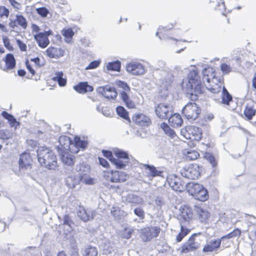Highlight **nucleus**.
Here are the masks:
<instances>
[{
	"label": "nucleus",
	"mask_w": 256,
	"mask_h": 256,
	"mask_svg": "<svg viewBox=\"0 0 256 256\" xmlns=\"http://www.w3.org/2000/svg\"><path fill=\"white\" fill-rule=\"evenodd\" d=\"M212 70V68H204L202 70L203 82H204L205 80L208 82V84H205V87L202 84L200 76L196 70L190 71L187 78L183 80L182 88L190 100L192 101L196 100L199 96L204 92L205 88L213 94H217L220 92L222 84L214 82V80L216 82L218 81L214 76H212V82H210L208 72H211Z\"/></svg>",
	"instance_id": "1"
},
{
	"label": "nucleus",
	"mask_w": 256,
	"mask_h": 256,
	"mask_svg": "<svg viewBox=\"0 0 256 256\" xmlns=\"http://www.w3.org/2000/svg\"><path fill=\"white\" fill-rule=\"evenodd\" d=\"M38 161L41 166L48 170H55L57 158L54 152L48 148L40 146L36 150Z\"/></svg>",
	"instance_id": "2"
},
{
	"label": "nucleus",
	"mask_w": 256,
	"mask_h": 256,
	"mask_svg": "<svg viewBox=\"0 0 256 256\" xmlns=\"http://www.w3.org/2000/svg\"><path fill=\"white\" fill-rule=\"evenodd\" d=\"M186 190L196 200L204 202L208 198V190L198 183H187Z\"/></svg>",
	"instance_id": "3"
},
{
	"label": "nucleus",
	"mask_w": 256,
	"mask_h": 256,
	"mask_svg": "<svg viewBox=\"0 0 256 256\" xmlns=\"http://www.w3.org/2000/svg\"><path fill=\"white\" fill-rule=\"evenodd\" d=\"M154 74L160 86L167 90L173 81L174 76L172 72L168 68L160 70L158 68Z\"/></svg>",
	"instance_id": "4"
},
{
	"label": "nucleus",
	"mask_w": 256,
	"mask_h": 256,
	"mask_svg": "<svg viewBox=\"0 0 256 256\" xmlns=\"http://www.w3.org/2000/svg\"><path fill=\"white\" fill-rule=\"evenodd\" d=\"M200 112V107L195 102H188L182 109L184 116L190 121L196 120Z\"/></svg>",
	"instance_id": "5"
},
{
	"label": "nucleus",
	"mask_w": 256,
	"mask_h": 256,
	"mask_svg": "<svg viewBox=\"0 0 256 256\" xmlns=\"http://www.w3.org/2000/svg\"><path fill=\"white\" fill-rule=\"evenodd\" d=\"M200 168L198 164H190L182 168L180 170V173L184 178L194 180L200 176Z\"/></svg>",
	"instance_id": "6"
},
{
	"label": "nucleus",
	"mask_w": 256,
	"mask_h": 256,
	"mask_svg": "<svg viewBox=\"0 0 256 256\" xmlns=\"http://www.w3.org/2000/svg\"><path fill=\"white\" fill-rule=\"evenodd\" d=\"M76 170L78 173V176L81 180L82 182L88 184H92L94 183L93 179L88 175L90 172V167L88 165L80 164L76 166Z\"/></svg>",
	"instance_id": "7"
},
{
	"label": "nucleus",
	"mask_w": 256,
	"mask_h": 256,
	"mask_svg": "<svg viewBox=\"0 0 256 256\" xmlns=\"http://www.w3.org/2000/svg\"><path fill=\"white\" fill-rule=\"evenodd\" d=\"M13 15H10L9 18L8 26L12 28V31L17 32L19 30V26L24 30H26L28 26V22L26 18L22 14H16L15 18Z\"/></svg>",
	"instance_id": "8"
},
{
	"label": "nucleus",
	"mask_w": 256,
	"mask_h": 256,
	"mask_svg": "<svg viewBox=\"0 0 256 256\" xmlns=\"http://www.w3.org/2000/svg\"><path fill=\"white\" fill-rule=\"evenodd\" d=\"M160 232V228L158 226L146 227L141 230V238L144 242H148L152 238L157 237Z\"/></svg>",
	"instance_id": "9"
},
{
	"label": "nucleus",
	"mask_w": 256,
	"mask_h": 256,
	"mask_svg": "<svg viewBox=\"0 0 256 256\" xmlns=\"http://www.w3.org/2000/svg\"><path fill=\"white\" fill-rule=\"evenodd\" d=\"M168 182L170 186L177 192H183L186 188V184L175 174L170 176Z\"/></svg>",
	"instance_id": "10"
},
{
	"label": "nucleus",
	"mask_w": 256,
	"mask_h": 256,
	"mask_svg": "<svg viewBox=\"0 0 256 256\" xmlns=\"http://www.w3.org/2000/svg\"><path fill=\"white\" fill-rule=\"evenodd\" d=\"M180 212L177 216L179 222L190 223L193 216L192 208L188 205L182 206L180 208Z\"/></svg>",
	"instance_id": "11"
},
{
	"label": "nucleus",
	"mask_w": 256,
	"mask_h": 256,
	"mask_svg": "<svg viewBox=\"0 0 256 256\" xmlns=\"http://www.w3.org/2000/svg\"><path fill=\"white\" fill-rule=\"evenodd\" d=\"M51 30H45L44 32H40L34 36V38L38 46L41 48H46L50 44L48 36L52 35Z\"/></svg>",
	"instance_id": "12"
},
{
	"label": "nucleus",
	"mask_w": 256,
	"mask_h": 256,
	"mask_svg": "<svg viewBox=\"0 0 256 256\" xmlns=\"http://www.w3.org/2000/svg\"><path fill=\"white\" fill-rule=\"evenodd\" d=\"M186 134L184 135L186 138L198 141L202 138V129L198 127L191 126L186 128Z\"/></svg>",
	"instance_id": "13"
},
{
	"label": "nucleus",
	"mask_w": 256,
	"mask_h": 256,
	"mask_svg": "<svg viewBox=\"0 0 256 256\" xmlns=\"http://www.w3.org/2000/svg\"><path fill=\"white\" fill-rule=\"evenodd\" d=\"M198 236V234H193L188 238L187 242H186L181 248L180 252L182 254H186L190 252H194L198 248V244L195 242V238Z\"/></svg>",
	"instance_id": "14"
},
{
	"label": "nucleus",
	"mask_w": 256,
	"mask_h": 256,
	"mask_svg": "<svg viewBox=\"0 0 256 256\" xmlns=\"http://www.w3.org/2000/svg\"><path fill=\"white\" fill-rule=\"evenodd\" d=\"M127 72L135 76L142 75L145 72V68L141 63L134 62L128 64L126 66Z\"/></svg>",
	"instance_id": "15"
},
{
	"label": "nucleus",
	"mask_w": 256,
	"mask_h": 256,
	"mask_svg": "<svg viewBox=\"0 0 256 256\" xmlns=\"http://www.w3.org/2000/svg\"><path fill=\"white\" fill-rule=\"evenodd\" d=\"M96 91L108 99L114 100L118 95L116 88L108 85L98 87Z\"/></svg>",
	"instance_id": "16"
},
{
	"label": "nucleus",
	"mask_w": 256,
	"mask_h": 256,
	"mask_svg": "<svg viewBox=\"0 0 256 256\" xmlns=\"http://www.w3.org/2000/svg\"><path fill=\"white\" fill-rule=\"evenodd\" d=\"M156 116L162 119L168 118L172 115L171 108L168 104H159L155 108Z\"/></svg>",
	"instance_id": "17"
},
{
	"label": "nucleus",
	"mask_w": 256,
	"mask_h": 256,
	"mask_svg": "<svg viewBox=\"0 0 256 256\" xmlns=\"http://www.w3.org/2000/svg\"><path fill=\"white\" fill-rule=\"evenodd\" d=\"M59 144L57 146L58 152L70 150L73 146V142L67 136H61L58 139Z\"/></svg>",
	"instance_id": "18"
},
{
	"label": "nucleus",
	"mask_w": 256,
	"mask_h": 256,
	"mask_svg": "<svg viewBox=\"0 0 256 256\" xmlns=\"http://www.w3.org/2000/svg\"><path fill=\"white\" fill-rule=\"evenodd\" d=\"M77 214L82 220L88 222L94 218L95 212L91 210H86L83 206H80L77 210Z\"/></svg>",
	"instance_id": "19"
},
{
	"label": "nucleus",
	"mask_w": 256,
	"mask_h": 256,
	"mask_svg": "<svg viewBox=\"0 0 256 256\" xmlns=\"http://www.w3.org/2000/svg\"><path fill=\"white\" fill-rule=\"evenodd\" d=\"M32 159L30 154L26 152L22 153L18 160L19 168L20 170H28L31 168Z\"/></svg>",
	"instance_id": "20"
},
{
	"label": "nucleus",
	"mask_w": 256,
	"mask_h": 256,
	"mask_svg": "<svg viewBox=\"0 0 256 256\" xmlns=\"http://www.w3.org/2000/svg\"><path fill=\"white\" fill-rule=\"evenodd\" d=\"M128 175L124 172L120 170H111L110 180L112 182H122L128 178Z\"/></svg>",
	"instance_id": "21"
},
{
	"label": "nucleus",
	"mask_w": 256,
	"mask_h": 256,
	"mask_svg": "<svg viewBox=\"0 0 256 256\" xmlns=\"http://www.w3.org/2000/svg\"><path fill=\"white\" fill-rule=\"evenodd\" d=\"M222 103L226 105L228 109L230 110H234L236 108V106H230L231 104L234 103L232 97L224 86H223L222 89Z\"/></svg>",
	"instance_id": "22"
},
{
	"label": "nucleus",
	"mask_w": 256,
	"mask_h": 256,
	"mask_svg": "<svg viewBox=\"0 0 256 256\" xmlns=\"http://www.w3.org/2000/svg\"><path fill=\"white\" fill-rule=\"evenodd\" d=\"M132 120L136 124L141 126H148L151 124L149 117L142 114L133 116Z\"/></svg>",
	"instance_id": "23"
},
{
	"label": "nucleus",
	"mask_w": 256,
	"mask_h": 256,
	"mask_svg": "<svg viewBox=\"0 0 256 256\" xmlns=\"http://www.w3.org/2000/svg\"><path fill=\"white\" fill-rule=\"evenodd\" d=\"M62 162L68 166H72L74 164V156L68 150L59 152Z\"/></svg>",
	"instance_id": "24"
},
{
	"label": "nucleus",
	"mask_w": 256,
	"mask_h": 256,
	"mask_svg": "<svg viewBox=\"0 0 256 256\" xmlns=\"http://www.w3.org/2000/svg\"><path fill=\"white\" fill-rule=\"evenodd\" d=\"M47 56L50 58H58L64 55V50L61 48L49 47L46 50Z\"/></svg>",
	"instance_id": "25"
},
{
	"label": "nucleus",
	"mask_w": 256,
	"mask_h": 256,
	"mask_svg": "<svg viewBox=\"0 0 256 256\" xmlns=\"http://www.w3.org/2000/svg\"><path fill=\"white\" fill-rule=\"evenodd\" d=\"M222 242V239L212 240L209 244L205 246L202 249L204 252H212L216 250L220 247Z\"/></svg>",
	"instance_id": "26"
},
{
	"label": "nucleus",
	"mask_w": 256,
	"mask_h": 256,
	"mask_svg": "<svg viewBox=\"0 0 256 256\" xmlns=\"http://www.w3.org/2000/svg\"><path fill=\"white\" fill-rule=\"evenodd\" d=\"M74 88L76 91L80 94H84L94 90L93 87L89 85L88 82H80L77 85L74 86Z\"/></svg>",
	"instance_id": "27"
},
{
	"label": "nucleus",
	"mask_w": 256,
	"mask_h": 256,
	"mask_svg": "<svg viewBox=\"0 0 256 256\" xmlns=\"http://www.w3.org/2000/svg\"><path fill=\"white\" fill-rule=\"evenodd\" d=\"M179 222L180 226V232L176 238V240L178 242H181L182 238L190 232V223Z\"/></svg>",
	"instance_id": "28"
},
{
	"label": "nucleus",
	"mask_w": 256,
	"mask_h": 256,
	"mask_svg": "<svg viewBox=\"0 0 256 256\" xmlns=\"http://www.w3.org/2000/svg\"><path fill=\"white\" fill-rule=\"evenodd\" d=\"M125 198L127 202L135 205L142 204L144 203V199L142 196L134 194H128Z\"/></svg>",
	"instance_id": "29"
},
{
	"label": "nucleus",
	"mask_w": 256,
	"mask_h": 256,
	"mask_svg": "<svg viewBox=\"0 0 256 256\" xmlns=\"http://www.w3.org/2000/svg\"><path fill=\"white\" fill-rule=\"evenodd\" d=\"M168 122L174 127L180 126L183 123L181 116L178 114H172V115L168 118Z\"/></svg>",
	"instance_id": "30"
},
{
	"label": "nucleus",
	"mask_w": 256,
	"mask_h": 256,
	"mask_svg": "<svg viewBox=\"0 0 256 256\" xmlns=\"http://www.w3.org/2000/svg\"><path fill=\"white\" fill-rule=\"evenodd\" d=\"M4 62L6 68L4 70H12L16 66V62L15 58L12 54H8L5 57Z\"/></svg>",
	"instance_id": "31"
},
{
	"label": "nucleus",
	"mask_w": 256,
	"mask_h": 256,
	"mask_svg": "<svg viewBox=\"0 0 256 256\" xmlns=\"http://www.w3.org/2000/svg\"><path fill=\"white\" fill-rule=\"evenodd\" d=\"M81 180L76 176L72 175L68 176L66 178V184L69 188H73L80 184Z\"/></svg>",
	"instance_id": "32"
},
{
	"label": "nucleus",
	"mask_w": 256,
	"mask_h": 256,
	"mask_svg": "<svg viewBox=\"0 0 256 256\" xmlns=\"http://www.w3.org/2000/svg\"><path fill=\"white\" fill-rule=\"evenodd\" d=\"M127 92H128L122 91L120 93L121 99L124 102L126 106L129 108H132L135 107L134 102L130 98Z\"/></svg>",
	"instance_id": "33"
},
{
	"label": "nucleus",
	"mask_w": 256,
	"mask_h": 256,
	"mask_svg": "<svg viewBox=\"0 0 256 256\" xmlns=\"http://www.w3.org/2000/svg\"><path fill=\"white\" fill-rule=\"evenodd\" d=\"M88 144V142L84 138L81 139L80 136H76L74 138L73 146H74L77 148L84 150L87 147Z\"/></svg>",
	"instance_id": "34"
},
{
	"label": "nucleus",
	"mask_w": 256,
	"mask_h": 256,
	"mask_svg": "<svg viewBox=\"0 0 256 256\" xmlns=\"http://www.w3.org/2000/svg\"><path fill=\"white\" fill-rule=\"evenodd\" d=\"M74 34V32L72 28H64L62 30V34L64 37L65 42L68 44L72 42V39Z\"/></svg>",
	"instance_id": "35"
},
{
	"label": "nucleus",
	"mask_w": 256,
	"mask_h": 256,
	"mask_svg": "<svg viewBox=\"0 0 256 256\" xmlns=\"http://www.w3.org/2000/svg\"><path fill=\"white\" fill-rule=\"evenodd\" d=\"M114 154L117 158L124 160L129 161L130 158L128 152L121 149L116 148L114 150Z\"/></svg>",
	"instance_id": "36"
},
{
	"label": "nucleus",
	"mask_w": 256,
	"mask_h": 256,
	"mask_svg": "<svg viewBox=\"0 0 256 256\" xmlns=\"http://www.w3.org/2000/svg\"><path fill=\"white\" fill-rule=\"evenodd\" d=\"M106 69L108 70L120 72L121 68V62L120 60L109 62L106 64Z\"/></svg>",
	"instance_id": "37"
},
{
	"label": "nucleus",
	"mask_w": 256,
	"mask_h": 256,
	"mask_svg": "<svg viewBox=\"0 0 256 256\" xmlns=\"http://www.w3.org/2000/svg\"><path fill=\"white\" fill-rule=\"evenodd\" d=\"M160 128L164 131V133L172 138H174L176 134L175 132L166 123L163 122L160 124Z\"/></svg>",
	"instance_id": "38"
},
{
	"label": "nucleus",
	"mask_w": 256,
	"mask_h": 256,
	"mask_svg": "<svg viewBox=\"0 0 256 256\" xmlns=\"http://www.w3.org/2000/svg\"><path fill=\"white\" fill-rule=\"evenodd\" d=\"M196 212L199 220L202 222H206L210 216L208 212L200 208H197Z\"/></svg>",
	"instance_id": "39"
},
{
	"label": "nucleus",
	"mask_w": 256,
	"mask_h": 256,
	"mask_svg": "<svg viewBox=\"0 0 256 256\" xmlns=\"http://www.w3.org/2000/svg\"><path fill=\"white\" fill-rule=\"evenodd\" d=\"M97 254V248L91 246H86L82 252L83 256H96Z\"/></svg>",
	"instance_id": "40"
},
{
	"label": "nucleus",
	"mask_w": 256,
	"mask_h": 256,
	"mask_svg": "<svg viewBox=\"0 0 256 256\" xmlns=\"http://www.w3.org/2000/svg\"><path fill=\"white\" fill-rule=\"evenodd\" d=\"M128 162L129 161L114 158L113 159V161H112V164H114L116 168L122 169L126 166Z\"/></svg>",
	"instance_id": "41"
},
{
	"label": "nucleus",
	"mask_w": 256,
	"mask_h": 256,
	"mask_svg": "<svg viewBox=\"0 0 256 256\" xmlns=\"http://www.w3.org/2000/svg\"><path fill=\"white\" fill-rule=\"evenodd\" d=\"M116 111L118 116L128 120V122H130L128 112L123 106H118L116 108Z\"/></svg>",
	"instance_id": "42"
},
{
	"label": "nucleus",
	"mask_w": 256,
	"mask_h": 256,
	"mask_svg": "<svg viewBox=\"0 0 256 256\" xmlns=\"http://www.w3.org/2000/svg\"><path fill=\"white\" fill-rule=\"evenodd\" d=\"M256 110L252 106L247 105L244 110V114L248 120L252 119V117L255 116Z\"/></svg>",
	"instance_id": "43"
},
{
	"label": "nucleus",
	"mask_w": 256,
	"mask_h": 256,
	"mask_svg": "<svg viewBox=\"0 0 256 256\" xmlns=\"http://www.w3.org/2000/svg\"><path fill=\"white\" fill-rule=\"evenodd\" d=\"M241 234V230L238 229V228H236L232 232H230V233L226 235H224L220 238L222 240H224V239H230L232 238H234L236 236H240Z\"/></svg>",
	"instance_id": "44"
},
{
	"label": "nucleus",
	"mask_w": 256,
	"mask_h": 256,
	"mask_svg": "<svg viewBox=\"0 0 256 256\" xmlns=\"http://www.w3.org/2000/svg\"><path fill=\"white\" fill-rule=\"evenodd\" d=\"M13 136L12 132L8 129L0 130V139L8 140L12 138Z\"/></svg>",
	"instance_id": "45"
},
{
	"label": "nucleus",
	"mask_w": 256,
	"mask_h": 256,
	"mask_svg": "<svg viewBox=\"0 0 256 256\" xmlns=\"http://www.w3.org/2000/svg\"><path fill=\"white\" fill-rule=\"evenodd\" d=\"M144 166L147 170H149L152 176H160L161 172L158 171L155 166L152 165L148 164H144Z\"/></svg>",
	"instance_id": "46"
},
{
	"label": "nucleus",
	"mask_w": 256,
	"mask_h": 256,
	"mask_svg": "<svg viewBox=\"0 0 256 256\" xmlns=\"http://www.w3.org/2000/svg\"><path fill=\"white\" fill-rule=\"evenodd\" d=\"M123 212H124L122 211L118 207H112L111 210V214L116 220L120 219Z\"/></svg>",
	"instance_id": "47"
},
{
	"label": "nucleus",
	"mask_w": 256,
	"mask_h": 256,
	"mask_svg": "<svg viewBox=\"0 0 256 256\" xmlns=\"http://www.w3.org/2000/svg\"><path fill=\"white\" fill-rule=\"evenodd\" d=\"M39 250L36 247H28L26 249V256H38Z\"/></svg>",
	"instance_id": "48"
},
{
	"label": "nucleus",
	"mask_w": 256,
	"mask_h": 256,
	"mask_svg": "<svg viewBox=\"0 0 256 256\" xmlns=\"http://www.w3.org/2000/svg\"><path fill=\"white\" fill-rule=\"evenodd\" d=\"M135 215L138 217L140 220H143L145 218L144 211L140 207H138L134 210Z\"/></svg>",
	"instance_id": "49"
},
{
	"label": "nucleus",
	"mask_w": 256,
	"mask_h": 256,
	"mask_svg": "<svg viewBox=\"0 0 256 256\" xmlns=\"http://www.w3.org/2000/svg\"><path fill=\"white\" fill-rule=\"evenodd\" d=\"M63 224L64 225H66L70 228H72V226L74 225V223L68 214H66L64 215L63 217Z\"/></svg>",
	"instance_id": "50"
},
{
	"label": "nucleus",
	"mask_w": 256,
	"mask_h": 256,
	"mask_svg": "<svg viewBox=\"0 0 256 256\" xmlns=\"http://www.w3.org/2000/svg\"><path fill=\"white\" fill-rule=\"evenodd\" d=\"M116 86L123 90L122 91L128 92H130V88L126 82L122 80H118L116 82Z\"/></svg>",
	"instance_id": "51"
},
{
	"label": "nucleus",
	"mask_w": 256,
	"mask_h": 256,
	"mask_svg": "<svg viewBox=\"0 0 256 256\" xmlns=\"http://www.w3.org/2000/svg\"><path fill=\"white\" fill-rule=\"evenodd\" d=\"M28 148L30 150H32L33 149L36 148L38 144V141L34 140H27L26 141Z\"/></svg>",
	"instance_id": "52"
},
{
	"label": "nucleus",
	"mask_w": 256,
	"mask_h": 256,
	"mask_svg": "<svg viewBox=\"0 0 256 256\" xmlns=\"http://www.w3.org/2000/svg\"><path fill=\"white\" fill-rule=\"evenodd\" d=\"M186 157L190 160H196L199 156V154L196 151H188L186 152Z\"/></svg>",
	"instance_id": "53"
},
{
	"label": "nucleus",
	"mask_w": 256,
	"mask_h": 256,
	"mask_svg": "<svg viewBox=\"0 0 256 256\" xmlns=\"http://www.w3.org/2000/svg\"><path fill=\"white\" fill-rule=\"evenodd\" d=\"M36 10L37 13L43 18L46 17L49 13L48 10L45 7L38 8Z\"/></svg>",
	"instance_id": "54"
},
{
	"label": "nucleus",
	"mask_w": 256,
	"mask_h": 256,
	"mask_svg": "<svg viewBox=\"0 0 256 256\" xmlns=\"http://www.w3.org/2000/svg\"><path fill=\"white\" fill-rule=\"evenodd\" d=\"M8 121L11 128L14 127L15 128H16L17 126L20 125V122H18L16 118L12 115L8 120Z\"/></svg>",
	"instance_id": "55"
},
{
	"label": "nucleus",
	"mask_w": 256,
	"mask_h": 256,
	"mask_svg": "<svg viewBox=\"0 0 256 256\" xmlns=\"http://www.w3.org/2000/svg\"><path fill=\"white\" fill-rule=\"evenodd\" d=\"M205 158L208 161V162L212 164V167H215L217 165V162H216L214 156L210 154H206Z\"/></svg>",
	"instance_id": "56"
},
{
	"label": "nucleus",
	"mask_w": 256,
	"mask_h": 256,
	"mask_svg": "<svg viewBox=\"0 0 256 256\" xmlns=\"http://www.w3.org/2000/svg\"><path fill=\"white\" fill-rule=\"evenodd\" d=\"M102 154L103 156L108 158L111 162L113 161V159L115 158L114 157L113 153L112 152L108 150H102Z\"/></svg>",
	"instance_id": "57"
},
{
	"label": "nucleus",
	"mask_w": 256,
	"mask_h": 256,
	"mask_svg": "<svg viewBox=\"0 0 256 256\" xmlns=\"http://www.w3.org/2000/svg\"><path fill=\"white\" fill-rule=\"evenodd\" d=\"M10 14V11L4 6H0V18H2L5 16L6 18H8Z\"/></svg>",
	"instance_id": "58"
},
{
	"label": "nucleus",
	"mask_w": 256,
	"mask_h": 256,
	"mask_svg": "<svg viewBox=\"0 0 256 256\" xmlns=\"http://www.w3.org/2000/svg\"><path fill=\"white\" fill-rule=\"evenodd\" d=\"M132 230L130 228H126L122 232L121 236L122 238L129 239L132 236Z\"/></svg>",
	"instance_id": "59"
},
{
	"label": "nucleus",
	"mask_w": 256,
	"mask_h": 256,
	"mask_svg": "<svg viewBox=\"0 0 256 256\" xmlns=\"http://www.w3.org/2000/svg\"><path fill=\"white\" fill-rule=\"evenodd\" d=\"M100 64V62L98 60H94L91 62L90 64L86 68V70H92L98 68Z\"/></svg>",
	"instance_id": "60"
},
{
	"label": "nucleus",
	"mask_w": 256,
	"mask_h": 256,
	"mask_svg": "<svg viewBox=\"0 0 256 256\" xmlns=\"http://www.w3.org/2000/svg\"><path fill=\"white\" fill-rule=\"evenodd\" d=\"M220 69L222 72L224 74H228L232 70L230 66L225 63L222 64L220 66Z\"/></svg>",
	"instance_id": "61"
},
{
	"label": "nucleus",
	"mask_w": 256,
	"mask_h": 256,
	"mask_svg": "<svg viewBox=\"0 0 256 256\" xmlns=\"http://www.w3.org/2000/svg\"><path fill=\"white\" fill-rule=\"evenodd\" d=\"M220 2H218L217 6L216 8V10H218L220 11L222 10H224L222 12V14H224V12H225V5L224 2H222V0H220Z\"/></svg>",
	"instance_id": "62"
},
{
	"label": "nucleus",
	"mask_w": 256,
	"mask_h": 256,
	"mask_svg": "<svg viewBox=\"0 0 256 256\" xmlns=\"http://www.w3.org/2000/svg\"><path fill=\"white\" fill-rule=\"evenodd\" d=\"M16 43L20 50L22 52H25L26 50V44H24L23 42H22L20 40H16Z\"/></svg>",
	"instance_id": "63"
},
{
	"label": "nucleus",
	"mask_w": 256,
	"mask_h": 256,
	"mask_svg": "<svg viewBox=\"0 0 256 256\" xmlns=\"http://www.w3.org/2000/svg\"><path fill=\"white\" fill-rule=\"evenodd\" d=\"M2 40H3L4 44L6 48H8V50L12 49V46H10V40L8 37L4 36L2 38Z\"/></svg>",
	"instance_id": "64"
}]
</instances>
